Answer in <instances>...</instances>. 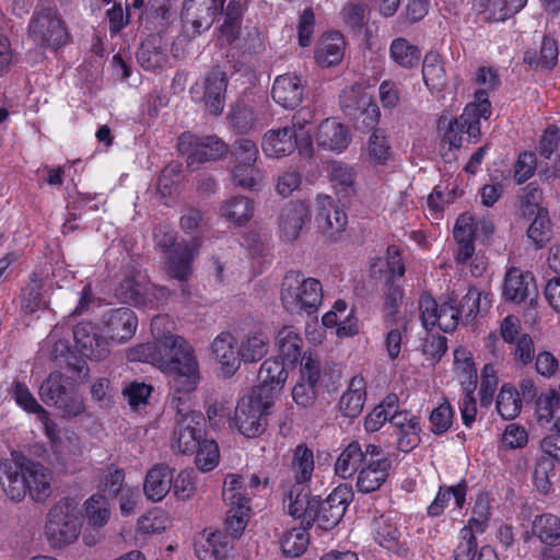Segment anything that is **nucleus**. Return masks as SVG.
Returning <instances> with one entry per match:
<instances>
[{
  "label": "nucleus",
  "mask_w": 560,
  "mask_h": 560,
  "mask_svg": "<svg viewBox=\"0 0 560 560\" xmlns=\"http://www.w3.org/2000/svg\"><path fill=\"white\" fill-rule=\"evenodd\" d=\"M313 124V110L307 107H303L292 116L290 125H285V127L290 130H294L296 139L300 141V145L308 147L312 143Z\"/></svg>",
  "instance_id": "nucleus-53"
},
{
  "label": "nucleus",
  "mask_w": 560,
  "mask_h": 560,
  "mask_svg": "<svg viewBox=\"0 0 560 560\" xmlns=\"http://www.w3.org/2000/svg\"><path fill=\"white\" fill-rule=\"evenodd\" d=\"M308 219V209L302 201L288 202L280 212L279 229L287 241H295Z\"/></svg>",
  "instance_id": "nucleus-28"
},
{
  "label": "nucleus",
  "mask_w": 560,
  "mask_h": 560,
  "mask_svg": "<svg viewBox=\"0 0 560 560\" xmlns=\"http://www.w3.org/2000/svg\"><path fill=\"white\" fill-rule=\"evenodd\" d=\"M224 21L221 24V35L224 37L228 44H233L241 34L242 19H243V5L238 0H231L228 5L223 7Z\"/></svg>",
  "instance_id": "nucleus-46"
},
{
  "label": "nucleus",
  "mask_w": 560,
  "mask_h": 560,
  "mask_svg": "<svg viewBox=\"0 0 560 560\" xmlns=\"http://www.w3.org/2000/svg\"><path fill=\"white\" fill-rule=\"evenodd\" d=\"M472 8L485 22H500L509 19L501 0H474Z\"/></svg>",
  "instance_id": "nucleus-64"
},
{
  "label": "nucleus",
  "mask_w": 560,
  "mask_h": 560,
  "mask_svg": "<svg viewBox=\"0 0 560 560\" xmlns=\"http://www.w3.org/2000/svg\"><path fill=\"white\" fill-rule=\"evenodd\" d=\"M392 462L387 457L370 460L364 464L357 476V489L361 493H372L378 490L387 480Z\"/></svg>",
  "instance_id": "nucleus-21"
},
{
  "label": "nucleus",
  "mask_w": 560,
  "mask_h": 560,
  "mask_svg": "<svg viewBox=\"0 0 560 560\" xmlns=\"http://www.w3.org/2000/svg\"><path fill=\"white\" fill-rule=\"evenodd\" d=\"M328 176L334 186L338 189V192H342L347 196L353 190L355 171L351 165L340 161H332L328 166Z\"/></svg>",
  "instance_id": "nucleus-52"
},
{
  "label": "nucleus",
  "mask_w": 560,
  "mask_h": 560,
  "mask_svg": "<svg viewBox=\"0 0 560 560\" xmlns=\"http://www.w3.org/2000/svg\"><path fill=\"white\" fill-rule=\"evenodd\" d=\"M27 492L37 502L45 501L50 494L51 471L40 463L26 460L23 463Z\"/></svg>",
  "instance_id": "nucleus-29"
},
{
  "label": "nucleus",
  "mask_w": 560,
  "mask_h": 560,
  "mask_svg": "<svg viewBox=\"0 0 560 560\" xmlns=\"http://www.w3.org/2000/svg\"><path fill=\"white\" fill-rule=\"evenodd\" d=\"M222 498L232 508L249 505L250 493L246 488V478L236 474L228 475L223 483Z\"/></svg>",
  "instance_id": "nucleus-43"
},
{
  "label": "nucleus",
  "mask_w": 560,
  "mask_h": 560,
  "mask_svg": "<svg viewBox=\"0 0 560 560\" xmlns=\"http://www.w3.org/2000/svg\"><path fill=\"white\" fill-rule=\"evenodd\" d=\"M314 471L313 451L305 444H299L293 452L290 465V474L294 480V485L290 489H295V493L302 491L307 492L306 483L311 480Z\"/></svg>",
  "instance_id": "nucleus-30"
},
{
  "label": "nucleus",
  "mask_w": 560,
  "mask_h": 560,
  "mask_svg": "<svg viewBox=\"0 0 560 560\" xmlns=\"http://www.w3.org/2000/svg\"><path fill=\"white\" fill-rule=\"evenodd\" d=\"M345 42L339 32L322 36L315 48L316 62L323 67H331L341 61Z\"/></svg>",
  "instance_id": "nucleus-35"
},
{
  "label": "nucleus",
  "mask_w": 560,
  "mask_h": 560,
  "mask_svg": "<svg viewBox=\"0 0 560 560\" xmlns=\"http://www.w3.org/2000/svg\"><path fill=\"white\" fill-rule=\"evenodd\" d=\"M537 288L532 272L522 271L512 267L508 270L503 282V296L505 300L521 303L532 295H536Z\"/></svg>",
  "instance_id": "nucleus-18"
},
{
  "label": "nucleus",
  "mask_w": 560,
  "mask_h": 560,
  "mask_svg": "<svg viewBox=\"0 0 560 560\" xmlns=\"http://www.w3.org/2000/svg\"><path fill=\"white\" fill-rule=\"evenodd\" d=\"M229 121L234 131L246 133L259 121V110L247 104L238 103L229 114Z\"/></svg>",
  "instance_id": "nucleus-50"
},
{
  "label": "nucleus",
  "mask_w": 560,
  "mask_h": 560,
  "mask_svg": "<svg viewBox=\"0 0 560 560\" xmlns=\"http://www.w3.org/2000/svg\"><path fill=\"white\" fill-rule=\"evenodd\" d=\"M352 499L353 492L348 485H339L325 500L290 489L288 511L294 518H301L306 527L318 523L322 528L330 529L340 522Z\"/></svg>",
  "instance_id": "nucleus-2"
},
{
  "label": "nucleus",
  "mask_w": 560,
  "mask_h": 560,
  "mask_svg": "<svg viewBox=\"0 0 560 560\" xmlns=\"http://www.w3.org/2000/svg\"><path fill=\"white\" fill-rule=\"evenodd\" d=\"M268 337L262 332L248 336L240 346L241 361L256 362L261 360L268 352Z\"/></svg>",
  "instance_id": "nucleus-54"
},
{
  "label": "nucleus",
  "mask_w": 560,
  "mask_h": 560,
  "mask_svg": "<svg viewBox=\"0 0 560 560\" xmlns=\"http://www.w3.org/2000/svg\"><path fill=\"white\" fill-rule=\"evenodd\" d=\"M364 381L362 377H353L349 388L339 400V409L342 416L357 418L363 410L365 404Z\"/></svg>",
  "instance_id": "nucleus-38"
},
{
  "label": "nucleus",
  "mask_w": 560,
  "mask_h": 560,
  "mask_svg": "<svg viewBox=\"0 0 560 560\" xmlns=\"http://www.w3.org/2000/svg\"><path fill=\"white\" fill-rule=\"evenodd\" d=\"M249 505H242V508L229 506L225 517V528L230 536L233 538L240 537L249 520Z\"/></svg>",
  "instance_id": "nucleus-63"
},
{
  "label": "nucleus",
  "mask_w": 560,
  "mask_h": 560,
  "mask_svg": "<svg viewBox=\"0 0 560 560\" xmlns=\"http://www.w3.org/2000/svg\"><path fill=\"white\" fill-rule=\"evenodd\" d=\"M80 527L78 517L68 504L51 508L45 526L47 538L55 548L73 542L80 534Z\"/></svg>",
  "instance_id": "nucleus-10"
},
{
  "label": "nucleus",
  "mask_w": 560,
  "mask_h": 560,
  "mask_svg": "<svg viewBox=\"0 0 560 560\" xmlns=\"http://www.w3.org/2000/svg\"><path fill=\"white\" fill-rule=\"evenodd\" d=\"M288 378V371L284 363L278 359L266 360L257 375L258 384L253 387V394L269 401H273L275 396L282 389Z\"/></svg>",
  "instance_id": "nucleus-13"
},
{
  "label": "nucleus",
  "mask_w": 560,
  "mask_h": 560,
  "mask_svg": "<svg viewBox=\"0 0 560 560\" xmlns=\"http://www.w3.org/2000/svg\"><path fill=\"white\" fill-rule=\"evenodd\" d=\"M364 464L362 444L359 441H352L337 457L335 474L342 479H348L359 471Z\"/></svg>",
  "instance_id": "nucleus-36"
},
{
  "label": "nucleus",
  "mask_w": 560,
  "mask_h": 560,
  "mask_svg": "<svg viewBox=\"0 0 560 560\" xmlns=\"http://www.w3.org/2000/svg\"><path fill=\"white\" fill-rule=\"evenodd\" d=\"M511 346V355L517 365L527 366L534 362L536 349L534 339L529 334L518 336V339Z\"/></svg>",
  "instance_id": "nucleus-62"
},
{
  "label": "nucleus",
  "mask_w": 560,
  "mask_h": 560,
  "mask_svg": "<svg viewBox=\"0 0 560 560\" xmlns=\"http://www.w3.org/2000/svg\"><path fill=\"white\" fill-rule=\"evenodd\" d=\"M20 301L21 310L25 314H33L47 308L48 299L46 283L35 272L30 276V281L23 287Z\"/></svg>",
  "instance_id": "nucleus-33"
},
{
  "label": "nucleus",
  "mask_w": 560,
  "mask_h": 560,
  "mask_svg": "<svg viewBox=\"0 0 560 560\" xmlns=\"http://www.w3.org/2000/svg\"><path fill=\"white\" fill-rule=\"evenodd\" d=\"M318 147L328 151H342L350 143V135L346 126L336 119H325L316 133Z\"/></svg>",
  "instance_id": "nucleus-32"
},
{
  "label": "nucleus",
  "mask_w": 560,
  "mask_h": 560,
  "mask_svg": "<svg viewBox=\"0 0 560 560\" xmlns=\"http://www.w3.org/2000/svg\"><path fill=\"white\" fill-rule=\"evenodd\" d=\"M211 349L226 375H233L238 370L241 364L240 347L236 348L233 335L221 332L214 338Z\"/></svg>",
  "instance_id": "nucleus-31"
},
{
  "label": "nucleus",
  "mask_w": 560,
  "mask_h": 560,
  "mask_svg": "<svg viewBox=\"0 0 560 560\" xmlns=\"http://www.w3.org/2000/svg\"><path fill=\"white\" fill-rule=\"evenodd\" d=\"M191 393L173 394L171 407L175 410L174 444L179 453L194 454L202 441L205 418L192 409Z\"/></svg>",
  "instance_id": "nucleus-4"
},
{
  "label": "nucleus",
  "mask_w": 560,
  "mask_h": 560,
  "mask_svg": "<svg viewBox=\"0 0 560 560\" xmlns=\"http://www.w3.org/2000/svg\"><path fill=\"white\" fill-rule=\"evenodd\" d=\"M28 35L37 46L52 49L65 45L68 39L62 21L50 8L34 12L28 25Z\"/></svg>",
  "instance_id": "nucleus-9"
},
{
  "label": "nucleus",
  "mask_w": 560,
  "mask_h": 560,
  "mask_svg": "<svg viewBox=\"0 0 560 560\" xmlns=\"http://www.w3.org/2000/svg\"><path fill=\"white\" fill-rule=\"evenodd\" d=\"M175 469L167 464H156L151 467L144 478L143 493L152 502L162 501L173 486Z\"/></svg>",
  "instance_id": "nucleus-24"
},
{
  "label": "nucleus",
  "mask_w": 560,
  "mask_h": 560,
  "mask_svg": "<svg viewBox=\"0 0 560 560\" xmlns=\"http://www.w3.org/2000/svg\"><path fill=\"white\" fill-rule=\"evenodd\" d=\"M532 532L542 544L560 545V518L552 514H542L534 518Z\"/></svg>",
  "instance_id": "nucleus-47"
},
{
  "label": "nucleus",
  "mask_w": 560,
  "mask_h": 560,
  "mask_svg": "<svg viewBox=\"0 0 560 560\" xmlns=\"http://www.w3.org/2000/svg\"><path fill=\"white\" fill-rule=\"evenodd\" d=\"M0 482L11 500L21 501L27 492L23 463L10 459L0 462Z\"/></svg>",
  "instance_id": "nucleus-26"
},
{
  "label": "nucleus",
  "mask_w": 560,
  "mask_h": 560,
  "mask_svg": "<svg viewBox=\"0 0 560 560\" xmlns=\"http://www.w3.org/2000/svg\"><path fill=\"white\" fill-rule=\"evenodd\" d=\"M303 340L292 327H283L277 336V345L281 363L285 366L294 365L302 357Z\"/></svg>",
  "instance_id": "nucleus-40"
},
{
  "label": "nucleus",
  "mask_w": 560,
  "mask_h": 560,
  "mask_svg": "<svg viewBox=\"0 0 560 560\" xmlns=\"http://www.w3.org/2000/svg\"><path fill=\"white\" fill-rule=\"evenodd\" d=\"M226 86V75L220 69H212L205 78L202 102L210 114L218 116L223 112Z\"/></svg>",
  "instance_id": "nucleus-20"
},
{
  "label": "nucleus",
  "mask_w": 560,
  "mask_h": 560,
  "mask_svg": "<svg viewBox=\"0 0 560 560\" xmlns=\"http://www.w3.org/2000/svg\"><path fill=\"white\" fill-rule=\"evenodd\" d=\"M168 318L155 316L151 320L153 342L138 345L128 350L129 361L150 363L171 377L173 393H194L200 382L199 363L194 348L180 336L164 331Z\"/></svg>",
  "instance_id": "nucleus-1"
},
{
  "label": "nucleus",
  "mask_w": 560,
  "mask_h": 560,
  "mask_svg": "<svg viewBox=\"0 0 560 560\" xmlns=\"http://www.w3.org/2000/svg\"><path fill=\"white\" fill-rule=\"evenodd\" d=\"M339 102L343 114L351 118L358 116L360 110L369 106L373 100L361 84H352L341 91Z\"/></svg>",
  "instance_id": "nucleus-44"
},
{
  "label": "nucleus",
  "mask_w": 560,
  "mask_h": 560,
  "mask_svg": "<svg viewBox=\"0 0 560 560\" xmlns=\"http://www.w3.org/2000/svg\"><path fill=\"white\" fill-rule=\"evenodd\" d=\"M231 549L232 539L220 530H203L195 542V553L199 560H224Z\"/></svg>",
  "instance_id": "nucleus-19"
},
{
  "label": "nucleus",
  "mask_w": 560,
  "mask_h": 560,
  "mask_svg": "<svg viewBox=\"0 0 560 560\" xmlns=\"http://www.w3.org/2000/svg\"><path fill=\"white\" fill-rule=\"evenodd\" d=\"M310 542V536L305 528L289 530L281 539L282 552L290 558L302 556Z\"/></svg>",
  "instance_id": "nucleus-59"
},
{
  "label": "nucleus",
  "mask_w": 560,
  "mask_h": 560,
  "mask_svg": "<svg viewBox=\"0 0 560 560\" xmlns=\"http://www.w3.org/2000/svg\"><path fill=\"white\" fill-rule=\"evenodd\" d=\"M389 52L390 57L397 65L407 69L416 67L420 60V51L418 47L411 45L407 39L401 37L392 42Z\"/></svg>",
  "instance_id": "nucleus-55"
},
{
  "label": "nucleus",
  "mask_w": 560,
  "mask_h": 560,
  "mask_svg": "<svg viewBox=\"0 0 560 560\" xmlns=\"http://www.w3.org/2000/svg\"><path fill=\"white\" fill-rule=\"evenodd\" d=\"M491 305V294L481 293L476 288H469L467 293L456 303V310L463 324L471 323L476 315Z\"/></svg>",
  "instance_id": "nucleus-37"
},
{
  "label": "nucleus",
  "mask_w": 560,
  "mask_h": 560,
  "mask_svg": "<svg viewBox=\"0 0 560 560\" xmlns=\"http://www.w3.org/2000/svg\"><path fill=\"white\" fill-rule=\"evenodd\" d=\"M372 534L374 540L388 551L395 552L399 556H406L408 548L406 544L400 541L401 533L396 524L384 515L373 518Z\"/></svg>",
  "instance_id": "nucleus-27"
},
{
  "label": "nucleus",
  "mask_w": 560,
  "mask_h": 560,
  "mask_svg": "<svg viewBox=\"0 0 560 560\" xmlns=\"http://www.w3.org/2000/svg\"><path fill=\"white\" fill-rule=\"evenodd\" d=\"M75 347L82 357L102 361L109 354L108 341L92 322H81L73 328Z\"/></svg>",
  "instance_id": "nucleus-12"
},
{
  "label": "nucleus",
  "mask_w": 560,
  "mask_h": 560,
  "mask_svg": "<svg viewBox=\"0 0 560 560\" xmlns=\"http://www.w3.org/2000/svg\"><path fill=\"white\" fill-rule=\"evenodd\" d=\"M44 404L54 406L63 417H77L84 411V404L73 383L60 372H51L39 387Z\"/></svg>",
  "instance_id": "nucleus-5"
},
{
  "label": "nucleus",
  "mask_w": 560,
  "mask_h": 560,
  "mask_svg": "<svg viewBox=\"0 0 560 560\" xmlns=\"http://www.w3.org/2000/svg\"><path fill=\"white\" fill-rule=\"evenodd\" d=\"M51 448L57 459L65 466L78 462L83 456L81 440L73 432L62 433L54 441Z\"/></svg>",
  "instance_id": "nucleus-42"
},
{
  "label": "nucleus",
  "mask_w": 560,
  "mask_h": 560,
  "mask_svg": "<svg viewBox=\"0 0 560 560\" xmlns=\"http://www.w3.org/2000/svg\"><path fill=\"white\" fill-rule=\"evenodd\" d=\"M560 405V392L549 388L542 392L536 400V418L540 425H546L552 420Z\"/></svg>",
  "instance_id": "nucleus-56"
},
{
  "label": "nucleus",
  "mask_w": 560,
  "mask_h": 560,
  "mask_svg": "<svg viewBox=\"0 0 560 560\" xmlns=\"http://www.w3.org/2000/svg\"><path fill=\"white\" fill-rule=\"evenodd\" d=\"M136 57L144 70L152 72L162 70L168 61V56L162 46L161 38L155 36H150L141 43Z\"/></svg>",
  "instance_id": "nucleus-34"
},
{
  "label": "nucleus",
  "mask_w": 560,
  "mask_h": 560,
  "mask_svg": "<svg viewBox=\"0 0 560 560\" xmlns=\"http://www.w3.org/2000/svg\"><path fill=\"white\" fill-rule=\"evenodd\" d=\"M102 322L105 330L113 341L122 343L128 341L138 326L135 312L128 307H119L106 312Z\"/></svg>",
  "instance_id": "nucleus-16"
},
{
  "label": "nucleus",
  "mask_w": 560,
  "mask_h": 560,
  "mask_svg": "<svg viewBox=\"0 0 560 560\" xmlns=\"http://www.w3.org/2000/svg\"><path fill=\"white\" fill-rule=\"evenodd\" d=\"M224 3L225 0H184L182 19L200 34L211 27Z\"/></svg>",
  "instance_id": "nucleus-14"
},
{
  "label": "nucleus",
  "mask_w": 560,
  "mask_h": 560,
  "mask_svg": "<svg viewBox=\"0 0 560 560\" xmlns=\"http://www.w3.org/2000/svg\"><path fill=\"white\" fill-rule=\"evenodd\" d=\"M304 94V86L299 75L284 73L278 75L273 82L271 95L276 103L284 108H294L300 105Z\"/></svg>",
  "instance_id": "nucleus-23"
},
{
  "label": "nucleus",
  "mask_w": 560,
  "mask_h": 560,
  "mask_svg": "<svg viewBox=\"0 0 560 560\" xmlns=\"http://www.w3.org/2000/svg\"><path fill=\"white\" fill-rule=\"evenodd\" d=\"M280 299L292 314H315L323 301V287L315 278H305L301 271H288L281 282Z\"/></svg>",
  "instance_id": "nucleus-3"
},
{
  "label": "nucleus",
  "mask_w": 560,
  "mask_h": 560,
  "mask_svg": "<svg viewBox=\"0 0 560 560\" xmlns=\"http://www.w3.org/2000/svg\"><path fill=\"white\" fill-rule=\"evenodd\" d=\"M272 402L249 393L243 396L229 419L231 428H237L246 438H256L262 434L267 427V415Z\"/></svg>",
  "instance_id": "nucleus-6"
},
{
  "label": "nucleus",
  "mask_w": 560,
  "mask_h": 560,
  "mask_svg": "<svg viewBox=\"0 0 560 560\" xmlns=\"http://www.w3.org/2000/svg\"><path fill=\"white\" fill-rule=\"evenodd\" d=\"M386 334L384 348L389 360L399 358L404 339L407 337L408 319L406 317L385 319Z\"/></svg>",
  "instance_id": "nucleus-39"
},
{
  "label": "nucleus",
  "mask_w": 560,
  "mask_h": 560,
  "mask_svg": "<svg viewBox=\"0 0 560 560\" xmlns=\"http://www.w3.org/2000/svg\"><path fill=\"white\" fill-rule=\"evenodd\" d=\"M518 209L523 218L530 220L534 214L547 211L541 207L542 191L535 183H529L518 195Z\"/></svg>",
  "instance_id": "nucleus-49"
},
{
  "label": "nucleus",
  "mask_w": 560,
  "mask_h": 560,
  "mask_svg": "<svg viewBox=\"0 0 560 560\" xmlns=\"http://www.w3.org/2000/svg\"><path fill=\"white\" fill-rule=\"evenodd\" d=\"M467 483L462 481L451 487H440L438 494L433 502L428 508L429 516L441 515L445 508L448 506L451 498L458 509H462L466 502Z\"/></svg>",
  "instance_id": "nucleus-41"
},
{
  "label": "nucleus",
  "mask_w": 560,
  "mask_h": 560,
  "mask_svg": "<svg viewBox=\"0 0 560 560\" xmlns=\"http://www.w3.org/2000/svg\"><path fill=\"white\" fill-rule=\"evenodd\" d=\"M254 212L253 201L244 196H235L229 199L222 207L223 215L238 225L247 222Z\"/></svg>",
  "instance_id": "nucleus-51"
},
{
  "label": "nucleus",
  "mask_w": 560,
  "mask_h": 560,
  "mask_svg": "<svg viewBox=\"0 0 560 560\" xmlns=\"http://www.w3.org/2000/svg\"><path fill=\"white\" fill-rule=\"evenodd\" d=\"M471 109H464L458 118L440 120V129H445L443 141L450 144V148H460L465 135L471 142H477L480 137V122L476 120Z\"/></svg>",
  "instance_id": "nucleus-15"
},
{
  "label": "nucleus",
  "mask_w": 560,
  "mask_h": 560,
  "mask_svg": "<svg viewBox=\"0 0 560 560\" xmlns=\"http://www.w3.org/2000/svg\"><path fill=\"white\" fill-rule=\"evenodd\" d=\"M115 295L121 303L136 306L154 302L149 295V285L145 278L139 272L127 273L115 289Z\"/></svg>",
  "instance_id": "nucleus-25"
},
{
  "label": "nucleus",
  "mask_w": 560,
  "mask_h": 560,
  "mask_svg": "<svg viewBox=\"0 0 560 560\" xmlns=\"http://www.w3.org/2000/svg\"><path fill=\"white\" fill-rule=\"evenodd\" d=\"M522 409L520 393L512 386L503 385L497 397V410L503 419H514Z\"/></svg>",
  "instance_id": "nucleus-57"
},
{
  "label": "nucleus",
  "mask_w": 560,
  "mask_h": 560,
  "mask_svg": "<svg viewBox=\"0 0 560 560\" xmlns=\"http://www.w3.org/2000/svg\"><path fill=\"white\" fill-rule=\"evenodd\" d=\"M532 223L527 229V237L533 242L536 248L540 249L551 240L552 224L548 210L534 214Z\"/></svg>",
  "instance_id": "nucleus-48"
},
{
  "label": "nucleus",
  "mask_w": 560,
  "mask_h": 560,
  "mask_svg": "<svg viewBox=\"0 0 560 560\" xmlns=\"http://www.w3.org/2000/svg\"><path fill=\"white\" fill-rule=\"evenodd\" d=\"M419 310L425 328L438 325L444 332H452L462 323L456 310V301L453 298H447L439 304L432 296L422 295L419 301Z\"/></svg>",
  "instance_id": "nucleus-11"
},
{
  "label": "nucleus",
  "mask_w": 560,
  "mask_h": 560,
  "mask_svg": "<svg viewBox=\"0 0 560 560\" xmlns=\"http://www.w3.org/2000/svg\"><path fill=\"white\" fill-rule=\"evenodd\" d=\"M195 453V463L203 472L212 470L219 463V447L213 440H202Z\"/></svg>",
  "instance_id": "nucleus-61"
},
{
  "label": "nucleus",
  "mask_w": 560,
  "mask_h": 560,
  "mask_svg": "<svg viewBox=\"0 0 560 560\" xmlns=\"http://www.w3.org/2000/svg\"><path fill=\"white\" fill-rule=\"evenodd\" d=\"M178 151L186 156L187 166L198 168L199 164L221 159L228 153V144L215 136L197 137L184 132L178 138Z\"/></svg>",
  "instance_id": "nucleus-8"
},
{
  "label": "nucleus",
  "mask_w": 560,
  "mask_h": 560,
  "mask_svg": "<svg viewBox=\"0 0 560 560\" xmlns=\"http://www.w3.org/2000/svg\"><path fill=\"white\" fill-rule=\"evenodd\" d=\"M316 222L325 235L335 238L343 231L347 224V215L330 196H318Z\"/></svg>",
  "instance_id": "nucleus-17"
},
{
  "label": "nucleus",
  "mask_w": 560,
  "mask_h": 560,
  "mask_svg": "<svg viewBox=\"0 0 560 560\" xmlns=\"http://www.w3.org/2000/svg\"><path fill=\"white\" fill-rule=\"evenodd\" d=\"M85 513L89 523L94 527H101L107 523L110 512L105 495L93 494L85 501Z\"/></svg>",
  "instance_id": "nucleus-60"
},
{
  "label": "nucleus",
  "mask_w": 560,
  "mask_h": 560,
  "mask_svg": "<svg viewBox=\"0 0 560 560\" xmlns=\"http://www.w3.org/2000/svg\"><path fill=\"white\" fill-rule=\"evenodd\" d=\"M154 240L159 248L168 252L167 265L172 276L182 282L186 281L191 273V261L198 246L176 243L174 232L165 226L155 229Z\"/></svg>",
  "instance_id": "nucleus-7"
},
{
  "label": "nucleus",
  "mask_w": 560,
  "mask_h": 560,
  "mask_svg": "<svg viewBox=\"0 0 560 560\" xmlns=\"http://www.w3.org/2000/svg\"><path fill=\"white\" fill-rule=\"evenodd\" d=\"M300 141L296 139L294 130L285 126L270 129L265 132L261 140L262 152L270 158L280 159L294 152Z\"/></svg>",
  "instance_id": "nucleus-22"
},
{
  "label": "nucleus",
  "mask_w": 560,
  "mask_h": 560,
  "mask_svg": "<svg viewBox=\"0 0 560 560\" xmlns=\"http://www.w3.org/2000/svg\"><path fill=\"white\" fill-rule=\"evenodd\" d=\"M366 150L369 162L374 166L385 165L392 156L388 141L380 130H374L371 133Z\"/></svg>",
  "instance_id": "nucleus-58"
},
{
  "label": "nucleus",
  "mask_w": 560,
  "mask_h": 560,
  "mask_svg": "<svg viewBox=\"0 0 560 560\" xmlns=\"http://www.w3.org/2000/svg\"><path fill=\"white\" fill-rule=\"evenodd\" d=\"M422 77L431 93H440L446 86L443 62L438 54H428L423 60Z\"/></svg>",
  "instance_id": "nucleus-45"
}]
</instances>
